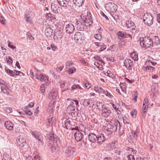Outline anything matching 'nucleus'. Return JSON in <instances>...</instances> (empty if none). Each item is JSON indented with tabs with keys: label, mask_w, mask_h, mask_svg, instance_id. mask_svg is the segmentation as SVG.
<instances>
[{
	"label": "nucleus",
	"mask_w": 160,
	"mask_h": 160,
	"mask_svg": "<svg viewBox=\"0 0 160 160\" xmlns=\"http://www.w3.org/2000/svg\"><path fill=\"white\" fill-rule=\"evenodd\" d=\"M139 41L141 47L146 48H152L154 42L152 38L150 37L140 38Z\"/></svg>",
	"instance_id": "nucleus-1"
},
{
	"label": "nucleus",
	"mask_w": 160,
	"mask_h": 160,
	"mask_svg": "<svg viewBox=\"0 0 160 160\" xmlns=\"http://www.w3.org/2000/svg\"><path fill=\"white\" fill-rule=\"evenodd\" d=\"M143 19L145 24L150 26L153 23V17L151 13H145L143 16Z\"/></svg>",
	"instance_id": "nucleus-2"
},
{
	"label": "nucleus",
	"mask_w": 160,
	"mask_h": 160,
	"mask_svg": "<svg viewBox=\"0 0 160 160\" xmlns=\"http://www.w3.org/2000/svg\"><path fill=\"white\" fill-rule=\"evenodd\" d=\"M109 127L112 130V132H115L117 131H120L121 129V125H120L119 122L117 120L116 121H112L109 123Z\"/></svg>",
	"instance_id": "nucleus-3"
},
{
	"label": "nucleus",
	"mask_w": 160,
	"mask_h": 160,
	"mask_svg": "<svg viewBox=\"0 0 160 160\" xmlns=\"http://www.w3.org/2000/svg\"><path fill=\"white\" fill-rule=\"evenodd\" d=\"M105 8L108 12L114 13L117 10V6L114 3L109 2L106 4Z\"/></svg>",
	"instance_id": "nucleus-4"
},
{
	"label": "nucleus",
	"mask_w": 160,
	"mask_h": 160,
	"mask_svg": "<svg viewBox=\"0 0 160 160\" xmlns=\"http://www.w3.org/2000/svg\"><path fill=\"white\" fill-rule=\"evenodd\" d=\"M75 149V148L71 146L65 148L64 150V153L67 157L72 156Z\"/></svg>",
	"instance_id": "nucleus-5"
},
{
	"label": "nucleus",
	"mask_w": 160,
	"mask_h": 160,
	"mask_svg": "<svg viewBox=\"0 0 160 160\" xmlns=\"http://www.w3.org/2000/svg\"><path fill=\"white\" fill-rule=\"evenodd\" d=\"M75 30L74 25L71 23L66 24L65 26V31L67 33L71 34Z\"/></svg>",
	"instance_id": "nucleus-6"
},
{
	"label": "nucleus",
	"mask_w": 160,
	"mask_h": 160,
	"mask_svg": "<svg viewBox=\"0 0 160 160\" xmlns=\"http://www.w3.org/2000/svg\"><path fill=\"white\" fill-rule=\"evenodd\" d=\"M75 40L77 43H81L83 39V36L80 32H77L74 35Z\"/></svg>",
	"instance_id": "nucleus-7"
},
{
	"label": "nucleus",
	"mask_w": 160,
	"mask_h": 160,
	"mask_svg": "<svg viewBox=\"0 0 160 160\" xmlns=\"http://www.w3.org/2000/svg\"><path fill=\"white\" fill-rule=\"evenodd\" d=\"M76 108L75 107H72L70 105H69L68 106L67 109V112L68 113L69 115L72 116V118L74 117V118L75 116V108Z\"/></svg>",
	"instance_id": "nucleus-8"
},
{
	"label": "nucleus",
	"mask_w": 160,
	"mask_h": 160,
	"mask_svg": "<svg viewBox=\"0 0 160 160\" xmlns=\"http://www.w3.org/2000/svg\"><path fill=\"white\" fill-rule=\"evenodd\" d=\"M125 66L127 69L132 70V66L133 64V62L129 59H126L124 62Z\"/></svg>",
	"instance_id": "nucleus-9"
},
{
	"label": "nucleus",
	"mask_w": 160,
	"mask_h": 160,
	"mask_svg": "<svg viewBox=\"0 0 160 160\" xmlns=\"http://www.w3.org/2000/svg\"><path fill=\"white\" fill-rule=\"evenodd\" d=\"M118 38L120 39L126 38H131L132 36L131 35L125 32L118 31L117 33Z\"/></svg>",
	"instance_id": "nucleus-10"
},
{
	"label": "nucleus",
	"mask_w": 160,
	"mask_h": 160,
	"mask_svg": "<svg viewBox=\"0 0 160 160\" xmlns=\"http://www.w3.org/2000/svg\"><path fill=\"white\" fill-rule=\"evenodd\" d=\"M55 121V118L52 115H49L48 118L46 121V124L48 126H51Z\"/></svg>",
	"instance_id": "nucleus-11"
},
{
	"label": "nucleus",
	"mask_w": 160,
	"mask_h": 160,
	"mask_svg": "<svg viewBox=\"0 0 160 160\" xmlns=\"http://www.w3.org/2000/svg\"><path fill=\"white\" fill-rule=\"evenodd\" d=\"M75 139L78 142L81 141L83 136V134L79 131H77L74 134Z\"/></svg>",
	"instance_id": "nucleus-12"
},
{
	"label": "nucleus",
	"mask_w": 160,
	"mask_h": 160,
	"mask_svg": "<svg viewBox=\"0 0 160 160\" xmlns=\"http://www.w3.org/2000/svg\"><path fill=\"white\" fill-rule=\"evenodd\" d=\"M32 134L36 139L38 140V142H42L43 140L42 135L39 133L38 132H32Z\"/></svg>",
	"instance_id": "nucleus-13"
},
{
	"label": "nucleus",
	"mask_w": 160,
	"mask_h": 160,
	"mask_svg": "<svg viewBox=\"0 0 160 160\" xmlns=\"http://www.w3.org/2000/svg\"><path fill=\"white\" fill-rule=\"evenodd\" d=\"M111 112L110 110L105 108H103L102 110V115L105 118H107L110 115Z\"/></svg>",
	"instance_id": "nucleus-14"
},
{
	"label": "nucleus",
	"mask_w": 160,
	"mask_h": 160,
	"mask_svg": "<svg viewBox=\"0 0 160 160\" xmlns=\"http://www.w3.org/2000/svg\"><path fill=\"white\" fill-rule=\"evenodd\" d=\"M53 33V30L51 28L49 27H46L45 31V34L48 37H51Z\"/></svg>",
	"instance_id": "nucleus-15"
},
{
	"label": "nucleus",
	"mask_w": 160,
	"mask_h": 160,
	"mask_svg": "<svg viewBox=\"0 0 160 160\" xmlns=\"http://www.w3.org/2000/svg\"><path fill=\"white\" fill-rule=\"evenodd\" d=\"M4 125L6 128L8 130H12L13 128V124L10 121H5Z\"/></svg>",
	"instance_id": "nucleus-16"
},
{
	"label": "nucleus",
	"mask_w": 160,
	"mask_h": 160,
	"mask_svg": "<svg viewBox=\"0 0 160 160\" xmlns=\"http://www.w3.org/2000/svg\"><path fill=\"white\" fill-rule=\"evenodd\" d=\"M97 136L94 133H91L88 135V139L91 142L95 143L97 141Z\"/></svg>",
	"instance_id": "nucleus-17"
},
{
	"label": "nucleus",
	"mask_w": 160,
	"mask_h": 160,
	"mask_svg": "<svg viewBox=\"0 0 160 160\" xmlns=\"http://www.w3.org/2000/svg\"><path fill=\"white\" fill-rule=\"evenodd\" d=\"M126 25L128 28H131L132 30H135V26L134 25V22L131 21H127L126 22Z\"/></svg>",
	"instance_id": "nucleus-18"
},
{
	"label": "nucleus",
	"mask_w": 160,
	"mask_h": 160,
	"mask_svg": "<svg viewBox=\"0 0 160 160\" xmlns=\"http://www.w3.org/2000/svg\"><path fill=\"white\" fill-rule=\"evenodd\" d=\"M97 141L98 143L102 144L105 139V138L103 134L102 133L99 134L97 136Z\"/></svg>",
	"instance_id": "nucleus-19"
},
{
	"label": "nucleus",
	"mask_w": 160,
	"mask_h": 160,
	"mask_svg": "<svg viewBox=\"0 0 160 160\" xmlns=\"http://www.w3.org/2000/svg\"><path fill=\"white\" fill-rule=\"evenodd\" d=\"M67 101L70 102V105L72 107L75 108H78L79 106L78 102L76 100H70L68 99Z\"/></svg>",
	"instance_id": "nucleus-20"
},
{
	"label": "nucleus",
	"mask_w": 160,
	"mask_h": 160,
	"mask_svg": "<svg viewBox=\"0 0 160 160\" xmlns=\"http://www.w3.org/2000/svg\"><path fill=\"white\" fill-rule=\"evenodd\" d=\"M17 143L20 146L23 147L26 144V140L22 137H20L17 140Z\"/></svg>",
	"instance_id": "nucleus-21"
},
{
	"label": "nucleus",
	"mask_w": 160,
	"mask_h": 160,
	"mask_svg": "<svg viewBox=\"0 0 160 160\" xmlns=\"http://www.w3.org/2000/svg\"><path fill=\"white\" fill-rule=\"evenodd\" d=\"M76 25H77V28L79 31L83 30L84 28V25L82 23V22H80L77 20L76 22Z\"/></svg>",
	"instance_id": "nucleus-22"
},
{
	"label": "nucleus",
	"mask_w": 160,
	"mask_h": 160,
	"mask_svg": "<svg viewBox=\"0 0 160 160\" xmlns=\"http://www.w3.org/2000/svg\"><path fill=\"white\" fill-rule=\"evenodd\" d=\"M51 8L52 11L55 13H58L59 7L58 5L54 3L51 4Z\"/></svg>",
	"instance_id": "nucleus-23"
},
{
	"label": "nucleus",
	"mask_w": 160,
	"mask_h": 160,
	"mask_svg": "<svg viewBox=\"0 0 160 160\" xmlns=\"http://www.w3.org/2000/svg\"><path fill=\"white\" fill-rule=\"evenodd\" d=\"M57 92L56 91L52 90L49 94L48 98L51 100L55 99L57 97Z\"/></svg>",
	"instance_id": "nucleus-24"
},
{
	"label": "nucleus",
	"mask_w": 160,
	"mask_h": 160,
	"mask_svg": "<svg viewBox=\"0 0 160 160\" xmlns=\"http://www.w3.org/2000/svg\"><path fill=\"white\" fill-rule=\"evenodd\" d=\"M54 101L52 102L49 104L47 109V112L49 113H51L53 112L54 108Z\"/></svg>",
	"instance_id": "nucleus-25"
},
{
	"label": "nucleus",
	"mask_w": 160,
	"mask_h": 160,
	"mask_svg": "<svg viewBox=\"0 0 160 160\" xmlns=\"http://www.w3.org/2000/svg\"><path fill=\"white\" fill-rule=\"evenodd\" d=\"M57 1L59 5L63 7H67L68 3V1L67 0H57Z\"/></svg>",
	"instance_id": "nucleus-26"
},
{
	"label": "nucleus",
	"mask_w": 160,
	"mask_h": 160,
	"mask_svg": "<svg viewBox=\"0 0 160 160\" xmlns=\"http://www.w3.org/2000/svg\"><path fill=\"white\" fill-rule=\"evenodd\" d=\"M86 22L83 24L86 26L88 27L91 26L92 23V18L91 17L88 18L86 19Z\"/></svg>",
	"instance_id": "nucleus-27"
},
{
	"label": "nucleus",
	"mask_w": 160,
	"mask_h": 160,
	"mask_svg": "<svg viewBox=\"0 0 160 160\" xmlns=\"http://www.w3.org/2000/svg\"><path fill=\"white\" fill-rule=\"evenodd\" d=\"M118 143V142L117 141L110 143L108 146V148L110 150L114 149L117 147Z\"/></svg>",
	"instance_id": "nucleus-28"
},
{
	"label": "nucleus",
	"mask_w": 160,
	"mask_h": 160,
	"mask_svg": "<svg viewBox=\"0 0 160 160\" xmlns=\"http://www.w3.org/2000/svg\"><path fill=\"white\" fill-rule=\"evenodd\" d=\"M73 2L74 4L78 7H81L83 3V0H73Z\"/></svg>",
	"instance_id": "nucleus-29"
},
{
	"label": "nucleus",
	"mask_w": 160,
	"mask_h": 160,
	"mask_svg": "<svg viewBox=\"0 0 160 160\" xmlns=\"http://www.w3.org/2000/svg\"><path fill=\"white\" fill-rule=\"evenodd\" d=\"M49 140L50 141L51 143L52 142H54L56 141V143H57V142L58 138H55V136H56L53 133L50 134H49Z\"/></svg>",
	"instance_id": "nucleus-30"
},
{
	"label": "nucleus",
	"mask_w": 160,
	"mask_h": 160,
	"mask_svg": "<svg viewBox=\"0 0 160 160\" xmlns=\"http://www.w3.org/2000/svg\"><path fill=\"white\" fill-rule=\"evenodd\" d=\"M126 150L127 151V153H128L129 154H135L137 152V151L136 150H134L133 149L130 148L128 147H127L126 148Z\"/></svg>",
	"instance_id": "nucleus-31"
},
{
	"label": "nucleus",
	"mask_w": 160,
	"mask_h": 160,
	"mask_svg": "<svg viewBox=\"0 0 160 160\" xmlns=\"http://www.w3.org/2000/svg\"><path fill=\"white\" fill-rule=\"evenodd\" d=\"M53 144L52 143V146L51 147V150L52 152H56L58 151V148L57 143L56 144L55 142H53Z\"/></svg>",
	"instance_id": "nucleus-32"
},
{
	"label": "nucleus",
	"mask_w": 160,
	"mask_h": 160,
	"mask_svg": "<svg viewBox=\"0 0 160 160\" xmlns=\"http://www.w3.org/2000/svg\"><path fill=\"white\" fill-rule=\"evenodd\" d=\"M130 56L135 61H137L138 60V54L137 52H133L130 54Z\"/></svg>",
	"instance_id": "nucleus-33"
},
{
	"label": "nucleus",
	"mask_w": 160,
	"mask_h": 160,
	"mask_svg": "<svg viewBox=\"0 0 160 160\" xmlns=\"http://www.w3.org/2000/svg\"><path fill=\"white\" fill-rule=\"evenodd\" d=\"M5 72L8 74L9 75L11 76H13L15 77V72L7 68H5Z\"/></svg>",
	"instance_id": "nucleus-34"
},
{
	"label": "nucleus",
	"mask_w": 160,
	"mask_h": 160,
	"mask_svg": "<svg viewBox=\"0 0 160 160\" xmlns=\"http://www.w3.org/2000/svg\"><path fill=\"white\" fill-rule=\"evenodd\" d=\"M54 37H56L57 39L60 38H62V35L61 31L60 30L55 31L54 33Z\"/></svg>",
	"instance_id": "nucleus-35"
},
{
	"label": "nucleus",
	"mask_w": 160,
	"mask_h": 160,
	"mask_svg": "<svg viewBox=\"0 0 160 160\" xmlns=\"http://www.w3.org/2000/svg\"><path fill=\"white\" fill-rule=\"evenodd\" d=\"M64 125L67 129L70 128L72 125L71 121L68 119L66 120L64 122Z\"/></svg>",
	"instance_id": "nucleus-36"
},
{
	"label": "nucleus",
	"mask_w": 160,
	"mask_h": 160,
	"mask_svg": "<svg viewBox=\"0 0 160 160\" xmlns=\"http://www.w3.org/2000/svg\"><path fill=\"white\" fill-rule=\"evenodd\" d=\"M1 89L2 91L4 94H6L8 95H9L10 94V93L8 89H6L4 87H1Z\"/></svg>",
	"instance_id": "nucleus-37"
},
{
	"label": "nucleus",
	"mask_w": 160,
	"mask_h": 160,
	"mask_svg": "<svg viewBox=\"0 0 160 160\" xmlns=\"http://www.w3.org/2000/svg\"><path fill=\"white\" fill-rule=\"evenodd\" d=\"M107 74L106 73H105V75H107L109 77L112 78L113 79H114L115 78V76L113 74L111 71L109 70H108L106 72Z\"/></svg>",
	"instance_id": "nucleus-38"
},
{
	"label": "nucleus",
	"mask_w": 160,
	"mask_h": 160,
	"mask_svg": "<svg viewBox=\"0 0 160 160\" xmlns=\"http://www.w3.org/2000/svg\"><path fill=\"white\" fill-rule=\"evenodd\" d=\"M24 18L27 22L29 23L31 22L32 19L29 14H27L25 15L24 16Z\"/></svg>",
	"instance_id": "nucleus-39"
},
{
	"label": "nucleus",
	"mask_w": 160,
	"mask_h": 160,
	"mask_svg": "<svg viewBox=\"0 0 160 160\" xmlns=\"http://www.w3.org/2000/svg\"><path fill=\"white\" fill-rule=\"evenodd\" d=\"M94 89L95 91L97 92L98 93H103L104 90L101 87L95 86L94 87Z\"/></svg>",
	"instance_id": "nucleus-40"
},
{
	"label": "nucleus",
	"mask_w": 160,
	"mask_h": 160,
	"mask_svg": "<svg viewBox=\"0 0 160 160\" xmlns=\"http://www.w3.org/2000/svg\"><path fill=\"white\" fill-rule=\"evenodd\" d=\"M24 111L25 113L29 116H31L32 114V113L28 108V106H26L24 108Z\"/></svg>",
	"instance_id": "nucleus-41"
},
{
	"label": "nucleus",
	"mask_w": 160,
	"mask_h": 160,
	"mask_svg": "<svg viewBox=\"0 0 160 160\" xmlns=\"http://www.w3.org/2000/svg\"><path fill=\"white\" fill-rule=\"evenodd\" d=\"M81 18V22H82V23H84V22H86V19L87 18H88V16H84L83 14H82L80 16Z\"/></svg>",
	"instance_id": "nucleus-42"
},
{
	"label": "nucleus",
	"mask_w": 160,
	"mask_h": 160,
	"mask_svg": "<svg viewBox=\"0 0 160 160\" xmlns=\"http://www.w3.org/2000/svg\"><path fill=\"white\" fill-rule=\"evenodd\" d=\"M104 131L105 133L108 134H111L112 132H113L112 130L110 128H109L108 125L107 126V128L105 129L104 130Z\"/></svg>",
	"instance_id": "nucleus-43"
},
{
	"label": "nucleus",
	"mask_w": 160,
	"mask_h": 160,
	"mask_svg": "<svg viewBox=\"0 0 160 160\" xmlns=\"http://www.w3.org/2000/svg\"><path fill=\"white\" fill-rule=\"evenodd\" d=\"M82 85H83V87L84 88H87V89H89L91 87V85L87 82H83L82 83Z\"/></svg>",
	"instance_id": "nucleus-44"
},
{
	"label": "nucleus",
	"mask_w": 160,
	"mask_h": 160,
	"mask_svg": "<svg viewBox=\"0 0 160 160\" xmlns=\"http://www.w3.org/2000/svg\"><path fill=\"white\" fill-rule=\"evenodd\" d=\"M137 130L135 131H132V136L133 137L132 139H134L136 140L137 139V138L138 137V135H137Z\"/></svg>",
	"instance_id": "nucleus-45"
},
{
	"label": "nucleus",
	"mask_w": 160,
	"mask_h": 160,
	"mask_svg": "<svg viewBox=\"0 0 160 160\" xmlns=\"http://www.w3.org/2000/svg\"><path fill=\"white\" fill-rule=\"evenodd\" d=\"M131 115L133 118H135L136 117L137 111L135 109H133L130 112Z\"/></svg>",
	"instance_id": "nucleus-46"
},
{
	"label": "nucleus",
	"mask_w": 160,
	"mask_h": 160,
	"mask_svg": "<svg viewBox=\"0 0 160 160\" xmlns=\"http://www.w3.org/2000/svg\"><path fill=\"white\" fill-rule=\"evenodd\" d=\"M103 93L105 94L107 96L111 98H112V97H113L112 94L107 90L105 91L104 90Z\"/></svg>",
	"instance_id": "nucleus-47"
},
{
	"label": "nucleus",
	"mask_w": 160,
	"mask_h": 160,
	"mask_svg": "<svg viewBox=\"0 0 160 160\" xmlns=\"http://www.w3.org/2000/svg\"><path fill=\"white\" fill-rule=\"evenodd\" d=\"M152 39L153 41L154 40H155V42H154V43L157 44H158L159 43V39L158 37L154 36V37H153L152 38Z\"/></svg>",
	"instance_id": "nucleus-48"
},
{
	"label": "nucleus",
	"mask_w": 160,
	"mask_h": 160,
	"mask_svg": "<svg viewBox=\"0 0 160 160\" xmlns=\"http://www.w3.org/2000/svg\"><path fill=\"white\" fill-rule=\"evenodd\" d=\"M94 37L96 39L99 41H100L102 39V36L100 34H95Z\"/></svg>",
	"instance_id": "nucleus-49"
},
{
	"label": "nucleus",
	"mask_w": 160,
	"mask_h": 160,
	"mask_svg": "<svg viewBox=\"0 0 160 160\" xmlns=\"http://www.w3.org/2000/svg\"><path fill=\"white\" fill-rule=\"evenodd\" d=\"M83 104L84 106H88L90 105V100L88 99H85L83 101Z\"/></svg>",
	"instance_id": "nucleus-50"
},
{
	"label": "nucleus",
	"mask_w": 160,
	"mask_h": 160,
	"mask_svg": "<svg viewBox=\"0 0 160 160\" xmlns=\"http://www.w3.org/2000/svg\"><path fill=\"white\" fill-rule=\"evenodd\" d=\"M105 57L108 61H110L111 62L113 61L114 58L113 57H110V56L108 55L105 56Z\"/></svg>",
	"instance_id": "nucleus-51"
},
{
	"label": "nucleus",
	"mask_w": 160,
	"mask_h": 160,
	"mask_svg": "<svg viewBox=\"0 0 160 160\" xmlns=\"http://www.w3.org/2000/svg\"><path fill=\"white\" fill-rule=\"evenodd\" d=\"M7 62L9 65L12 64V58L10 56H8V58H7Z\"/></svg>",
	"instance_id": "nucleus-52"
},
{
	"label": "nucleus",
	"mask_w": 160,
	"mask_h": 160,
	"mask_svg": "<svg viewBox=\"0 0 160 160\" xmlns=\"http://www.w3.org/2000/svg\"><path fill=\"white\" fill-rule=\"evenodd\" d=\"M143 105H147L148 106L149 105V100L148 99V98H145V99H144V100L143 101Z\"/></svg>",
	"instance_id": "nucleus-53"
},
{
	"label": "nucleus",
	"mask_w": 160,
	"mask_h": 160,
	"mask_svg": "<svg viewBox=\"0 0 160 160\" xmlns=\"http://www.w3.org/2000/svg\"><path fill=\"white\" fill-rule=\"evenodd\" d=\"M96 105L98 108L101 106L102 109L103 108V106H104V105L102 104V102H98V101L96 102Z\"/></svg>",
	"instance_id": "nucleus-54"
},
{
	"label": "nucleus",
	"mask_w": 160,
	"mask_h": 160,
	"mask_svg": "<svg viewBox=\"0 0 160 160\" xmlns=\"http://www.w3.org/2000/svg\"><path fill=\"white\" fill-rule=\"evenodd\" d=\"M134 155V154H128L127 157L128 160H135Z\"/></svg>",
	"instance_id": "nucleus-55"
},
{
	"label": "nucleus",
	"mask_w": 160,
	"mask_h": 160,
	"mask_svg": "<svg viewBox=\"0 0 160 160\" xmlns=\"http://www.w3.org/2000/svg\"><path fill=\"white\" fill-rule=\"evenodd\" d=\"M46 15H47L48 17H49L51 19H55V16L53 14H52L50 12L48 13H47Z\"/></svg>",
	"instance_id": "nucleus-56"
},
{
	"label": "nucleus",
	"mask_w": 160,
	"mask_h": 160,
	"mask_svg": "<svg viewBox=\"0 0 160 160\" xmlns=\"http://www.w3.org/2000/svg\"><path fill=\"white\" fill-rule=\"evenodd\" d=\"M76 69L75 68L73 67L71 68H70L68 71V72L69 74H72L74 73V72H75Z\"/></svg>",
	"instance_id": "nucleus-57"
},
{
	"label": "nucleus",
	"mask_w": 160,
	"mask_h": 160,
	"mask_svg": "<svg viewBox=\"0 0 160 160\" xmlns=\"http://www.w3.org/2000/svg\"><path fill=\"white\" fill-rule=\"evenodd\" d=\"M40 90L44 94L45 93V89L43 85H41L40 88Z\"/></svg>",
	"instance_id": "nucleus-58"
},
{
	"label": "nucleus",
	"mask_w": 160,
	"mask_h": 160,
	"mask_svg": "<svg viewBox=\"0 0 160 160\" xmlns=\"http://www.w3.org/2000/svg\"><path fill=\"white\" fill-rule=\"evenodd\" d=\"M27 36L28 38L31 40H33L34 39V38L32 37L31 33L30 32H27Z\"/></svg>",
	"instance_id": "nucleus-59"
},
{
	"label": "nucleus",
	"mask_w": 160,
	"mask_h": 160,
	"mask_svg": "<svg viewBox=\"0 0 160 160\" xmlns=\"http://www.w3.org/2000/svg\"><path fill=\"white\" fill-rule=\"evenodd\" d=\"M0 22L3 24H5V20L3 17L0 16Z\"/></svg>",
	"instance_id": "nucleus-60"
},
{
	"label": "nucleus",
	"mask_w": 160,
	"mask_h": 160,
	"mask_svg": "<svg viewBox=\"0 0 160 160\" xmlns=\"http://www.w3.org/2000/svg\"><path fill=\"white\" fill-rule=\"evenodd\" d=\"M51 47L52 50L53 51H55L58 49L57 46L55 45L53 43H52L51 44Z\"/></svg>",
	"instance_id": "nucleus-61"
},
{
	"label": "nucleus",
	"mask_w": 160,
	"mask_h": 160,
	"mask_svg": "<svg viewBox=\"0 0 160 160\" xmlns=\"http://www.w3.org/2000/svg\"><path fill=\"white\" fill-rule=\"evenodd\" d=\"M8 46L9 47L11 48L12 49H14L16 48L15 46H14L13 45H12L11 44V42L10 41H8Z\"/></svg>",
	"instance_id": "nucleus-62"
},
{
	"label": "nucleus",
	"mask_w": 160,
	"mask_h": 160,
	"mask_svg": "<svg viewBox=\"0 0 160 160\" xmlns=\"http://www.w3.org/2000/svg\"><path fill=\"white\" fill-rule=\"evenodd\" d=\"M123 120L125 124H129V120L126 117L123 118Z\"/></svg>",
	"instance_id": "nucleus-63"
},
{
	"label": "nucleus",
	"mask_w": 160,
	"mask_h": 160,
	"mask_svg": "<svg viewBox=\"0 0 160 160\" xmlns=\"http://www.w3.org/2000/svg\"><path fill=\"white\" fill-rule=\"evenodd\" d=\"M119 47H123L125 45V42L124 41H119L118 42Z\"/></svg>",
	"instance_id": "nucleus-64"
}]
</instances>
